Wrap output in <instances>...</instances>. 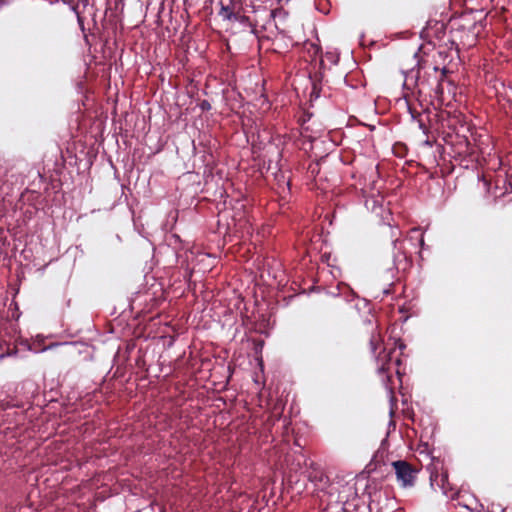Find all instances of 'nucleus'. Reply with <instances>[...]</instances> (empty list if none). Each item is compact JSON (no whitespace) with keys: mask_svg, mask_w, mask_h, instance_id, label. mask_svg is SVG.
<instances>
[{"mask_svg":"<svg viewBox=\"0 0 512 512\" xmlns=\"http://www.w3.org/2000/svg\"><path fill=\"white\" fill-rule=\"evenodd\" d=\"M201 107L202 109H208L210 107V104L207 101H203Z\"/></svg>","mask_w":512,"mask_h":512,"instance_id":"9","label":"nucleus"},{"mask_svg":"<svg viewBox=\"0 0 512 512\" xmlns=\"http://www.w3.org/2000/svg\"><path fill=\"white\" fill-rule=\"evenodd\" d=\"M80 2H82L84 5H86L88 3V0H79Z\"/></svg>","mask_w":512,"mask_h":512,"instance_id":"15","label":"nucleus"},{"mask_svg":"<svg viewBox=\"0 0 512 512\" xmlns=\"http://www.w3.org/2000/svg\"><path fill=\"white\" fill-rule=\"evenodd\" d=\"M441 72H442V76H445L447 73V69L444 67Z\"/></svg>","mask_w":512,"mask_h":512,"instance_id":"13","label":"nucleus"},{"mask_svg":"<svg viewBox=\"0 0 512 512\" xmlns=\"http://www.w3.org/2000/svg\"><path fill=\"white\" fill-rule=\"evenodd\" d=\"M397 482L403 488L413 487L417 478L418 470L405 460L392 462Z\"/></svg>","mask_w":512,"mask_h":512,"instance_id":"3","label":"nucleus"},{"mask_svg":"<svg viewBox=\"0 0 512 512\" xmlns=\"http://www.w3.org/2000/svg\"><path fill=\"white\" fill-rule=\"evenodd\" d=\"M402 261H399L397 264H395V267L393 270H399L400 269V265H401Z\"/></svg>","mask_w":512,"mask_h":512,"instance_id":"11","label":"nucleus"},{"mask_svg":"<svg viewBox=\"0 0 512 512\" xmlns=\"http://www.w3.org/2000/svg\"><path fill=\"white\" fill-rule=\"evenodd\" d=\"M327 57H328L329 59H332V58H333V54L328 53V54H327Z\"/></svg>","mask_w":512,"mask_h":512,"instance_id":"16","label":"nucleus"},{"mask_svg":"<svg viewBox=\"0 0 512 512\" xmlns=\"http://www.w3.org/2000/svg\"><path fill=\"white\" fill-rule=\"evenodd\" d=\"M274 16L275 10L271 6H266L257 10V12L253 14V17L250 16V20L246 21V24L251 27H256L258 25L265 27L267 23L274 19Z\"/></svg>","mask_w":512,"mask_h":512,"instance_id":"5","label":"nucleus"},{"mask_svg":"<svg viewBox=\"0 0 512 512\" xmlns=\"http://www.w3.org/2000/svg\"><path fill=\"white\" fill-rule=\"evenodd\" d=\"M320 65H321V68L324 69V61L323 60L320 61Z\"/></svg>","mask_w":512,"mask_h":512,"instance_id":"17","label":"nucleus"},{"mask_svg":"<svg viewBox=\"0 0 512 512\" xmlns=\"http://www.w3.org/2000/svg\"><path fill=\"white\" fill-rule=\"evenodd\" d=\"M319 76H320V78H319V85H320V87H319V91H321V90H322V83H323V82L328 83V82H329V80H328L327 75L325 74V72H324V71H323V72H320V73H319Z\"/></svg>","mask_w":512,"mask_h":512,"instance_id":"8","label":"nucleus"},{"mask_svg":"<svg viewBox=\"0 0 512 512\" xmlns=\"http://www.w3.org/2000/svg\"><path fill=\"white\" fill-rule=\"evenodd\" d=\"M407 265H408V263H407V257H406V256H404V264H403L402 269H405Z\"/></svg>","mask_w":512,"mask_h":512,"instance_id":"12","label":"nucleus"},{"mask_svg":"<svg viewBox=\"0 0 512 512\" xmlns=\"http://www.w3.org/2000/svg\"><path fill=\"white\" fill-rule=\"evenodd\" d=\"M318 89V84L317 83H314L313 84V91H316Z\"/></svg>","mask_w":512,"mask_h":512,"instance_id":"14","label":"nucleus"},{"mask_svg":"<svg viewBox=\"0 0 512 512\" xmlns=\"http://www.w3.org/2000/svg\"><path fill=\"white\" fill-rule=\"evenodd\" d=\"M369 346L371 353L376 358L377 372L379 375H386L387 379L390 380L391 376L388 374L394 365H399L400 360L396 359L392 361V354L394 349L387 350L383 347V339L380 332H372Z\"/></svg>","mask_w":512,"mask_h":512,"instance_id":"1","label":"nucleus"},{"mask_svg":"<svg viewBox=\"0 0 512 512\" xmlns=\"http://www.w3.org/2000/svg\"><path fill=\"white\" fill-rule=\"evenodd\" d=\"M430 472V483L433 488L438 487L444 494H447L451 490V486L448 481V472L444 467L443 461L439 459H432V462L428 465Z\"/></svg>","mask_w":512,"mask_h":512,"instance_id":"2","label":"nucleus"},{"mask_svg":"<svg viewBox=\"0 0 512 512\" xmlns=\"http://www.w3.org/2000/svg\"><path fill=\"white\" fill-rule=\"evenodd\" d=\"M244 8L243 13H256L257 10H260L267 5V0H243Z\"/></svg>","mask_w":512,"mask_h":512,"instance_id":"6","label":"nucleus"},{"mask_svg":"<svg viewBox=\"0 0 512 512\" xmlns=\"http://www.w3.org/2000/svg\"><path fill=\"white\" fill-rule=\"evenodd\" d=\"M221 9L219 14L223 19L237 21L246 24L250 20V16L243 13V0L239 3L237 0H220Z\"/></svg>","mask_w":512,"mask_h":512,"instance_id":"4","label":"nucleus"},{"mask_svg":"<svg viewBox=\"0 0 512 512\" xmlns=\"http://www.w3.org/2000/svg\"><path fill=\"white\" fill-rule=\"evenodd\" d=\"M409 112L413 119H417V122L419 124V128L422 129L424 132L427 131V127L425 126L424 122L420 118V113H418L415 109H413L411 106H409Z\"/></svg>","mask_w":512,"mask_h":512,"instance_id":"7","label":"nucleus"},{"mask_svg":"<svg viewBox=\"0 0 512 512\" xmlns=\"http://www.w3.org/2000/svg\"><path fill=\"white\" fill-rule=\"evenodd\" d=\"M311 46H312V48L314 50V54H318L320 48L318 46H316V45H313V44Z\"/></svg>","mask_w":512,"mask_h":512,"instance_id":"10","label":"nucleus"}]
</instances>
